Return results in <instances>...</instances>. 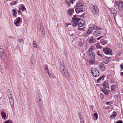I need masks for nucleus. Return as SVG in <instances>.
I'll return each instance as SVG.
<instances>
[{"mask_svg":"<svg viewBox=\"0 0 123 123\" xmlns=\"http://www.w3.org/2000/svg\"><path fill=\"white\" fill-rule=\"evenodd\" d=\"M76 6L77 7L75 9L76 12L78 13L80 12H82L83 11V9L82 8L80 7L84 6V4L81 3L79 1H78L76 3Z\"/></svg>","mask_w":123,"mask_h":123,"instance_id":"nucleus-1","label":"nucleus"},{"mask_svg":"<svg viewBox=\"0 0 123 123\" xmlns=\"http://www.w3.org/2000/svg\"><path fill=\"white\" fill-rule=\"evenodd\" d=\"M89 7L91 10L92 11L94 15H97L98 14V9L96 5L91 4L90 5Z\"/></svg>","mask_w":123,"mask_h":123,"instance_id":"nucleus-2","label":"nucleus"},{"mask_svg":"<svg viewBox=\"0 0 123 123\" xmlns=\"http://www.w3.org/2000/svg\"><path fill=\"white\" fill-rule=\"evenodd\" d=\"M76 16H78L77 15H74L72 18V23L74 27L77 26L78 23L80 21V18L76 17Z\"/></svg>","mask_w":123,"mask_h":123,"instance_id":"nucleus-3","label":"nucleus"},{"mask_svg":"<svg viewBox=\"0 0 123 123\" xmlns=\"http://www.w3.org/2000/svg\"><path fill=\"white\" fill-rule=\"evenodd\" d=\"M116 3L118 6L119 9L121 10L123 9V2L120 0H116Z\"/></svg>","mask_w":123,"mask_h":123,"instance_id":"nucleus-4","label":"nucleus"},{"mask_svg":"<svg viewBox=\"0 0 123 123\" xmlns=\"http://www.w3.org/2000/svg\"><path fill=\"white\" fill-rule=\"evenodd\" d=\"M92 74L94 77H97L99 76V73L98 70L94 68H92L91 69Z\"/></svg>","mask_w":123,"mask_h":123,"instance_id":"nucleus-5","label":"nucleus"},{"mask_svg":"<svg viewBox=\"0 0 123 123\" xmlns=\"http://www.w3.org/2000/svg\"><path fill=\"white\" fill-rule=\"evenodd\" d=\"M85 24V22L84 20L83 19L80 20L79 22L77 24L78 26V29L80 30H82L83 28H80L82 27Z\"/></svg>","mask_w":123,"mask_h":123,"instance_id":"nucleus-6","label":"nucleus"},{"mask_svg":"<svg viewBox=\"0 0 123 123\" xmlns=\"http://www.w3.org/2000/svg\"><path fill=\"white\" fill-rule=\"evenodd\" d=\"M103 51L106 54L111 55L112 53V51L109 48H103Z\"/></svg>","mask_w":123,"mask_h":123,"instance_id":"nucleus-7","label":"nucleus"},{"mask_svg":"<svg viewBox=\"0 0 123 123\" xmlns=\"http://www.w3.org/2000/svg\"><path fill=\"white\" fill-rule=\"evenodd\" d=\"M21 18L20 17H18L16 18L14 21V24L16 26H19L20 25H18V24L20 22Z\"/></svg>","mask_w":123,"mask_h":123,"instance_id":"nucleus-8","label":"nucleus"},{"mask_svg":"<svg viewBox=\"0 0 123 123\" xmlns=\"http://www.w3.org/2000/svg\"><path fill=\"white\" fill-rule=\"evenodd\" d=\"M102 32L99 31L97 30L93 32V34L95 36H100Z\"/></svg>","mask_w":123,"mask_h":123,"instance_id":"nucleus-9","label":"nucleus"},{"mask_svg":"<svg viewBox=\"0 0 123 123\" xmlns=\"http://www.w3.org/2000/svg\"><path fill=\"white\" fill-rule=\"evenodd\" d=\"M60 69L61 73L66 70V67L63 65L62 63H61L60 64Z\"/></svg>","mask_w":123,"mask_h":123,"instance_id":"nucleus-10","label":"nucleus"},{"mask_svg":"<svg viewBox=\"0 0 123 123\" xmlns=\"http://www.w3.org/2000/svg\"><path fill=\"white\" fill-rule=\"evenodd\" d=\"M110 59V57H105L103 58V61L104 63L106 64H107L109 62Z\"/></svg>","mask_w":123,"mask_h":123,"instance_id":"nucleus-11","label":"nucleus"},{"mask_svg":"<svg viewBox=\"0 0 123 123\" xmlns=\"http://www.w3.org/2000/svg\"><path fill=\"white\" fill-rule=\"evenodd\" d=\"M12 98H9V103H10V105L11 106H12L11 108L12 109L13 108L12 106L14 105V100L13 99V97H12Z\"/></svg>","mask_w":123,"mask_h":123,"instance_id":"nucleus-12","label":"nucleus"},{"mask_svg":"<svg viewBox=\"0 0 123 123\" xmlns=\"http://www.w3.org/2000/svg\"><path fill=\"white\" fill-rule=\"evenodd\" d=\"M99 66L101 70L102 71H103L105 70V66L103 63L101 62L100 63L99 65Z\"/></svg>","mask_w":123,"mask_h":123,"instance_id":"nucleus-13","label":"nucleus"},{"mask_svg":"<svg viewBox=\"0 0 123 123\" xmlns=\"http://www.w3.org/2000/svg\"><path fill=\"white\" fill-rule=\"evenodd\" d=\"M79 118L80 119L81 123H82V122H83V123H84V122L83 116L82 114L80 113H79L78 114Z\"/></svg>","mask_w":123,"mask_h":123,"instance_id":"nucleus-14","label":"nucleus"},{"mask_svg":"<svg viewBox=\"0 0 123 123\" xmlns=\"http://www.w3.org/2000/svg\"><path fill=\"white\" fill-rule=\"evenodd\" d=\"M108 89L106 88H105L101 89V90L105 95H108L109 94V92Z\"/></svg>","mask_w":123,"mask_h":123,"instance_id":"nucleus-15","label":"nucleus"},{"mask_svg":"<svg viewBox=\"0 0 123 123\" xmlns=\"http://www.w3.org/2000/svg\"><path fill=\"white\" fill-rule=\"evenodd\" d=\"M92 31V27H89L87 32L86 34V36H88L91 33Z\"/></svg>","mask_w":123,"mask_h":123,"instance_id":"nucleus-16","label":"nucleus"},{"mask_svg":"<svg viewBox=\"0 0 123 123\" xmlns=\"http://www.w3.org/2000/svg\"><path fill=\"white\" fill-rule=\"evenodd\" d=\"M105 77V75H103L99 77L97 80V83H100L103 81L104 80V79Z\"/></svg>","mask_w":123,"mask_h":123,"instance_id":"nucleus-17","label":"nucleus"},{"mask_svg":"<svg viewBox=\"0 0 123 123\" xmlns=\"http://www.w3.org/2000/svg\"><path fill=\"white\" fill-rule=\"evenodd\" d=\"M90 60L89 61V62L91 64H94L95 63V58H89Z\"/></svg>","mask_w":123,"mask_h":123,"instance_id":"nucleus-18","label":"nucleus"},{"mask_svg":"<svg viewBox=\"0 0 123 123\" xmlns=\"http://www.w3.org/2000/svg\"><path fill=\"white\" fill-rule=\"evenodd\" d=\"M96 41V40L94 39L92 37H91L90 38V40L89 41V43H95Z\"/></svg>","mask_w":123,"mask_h":123,"instance_id":"nucleus-19","label":"nucleus"},{"mask_svg":"<svg viewBox=\"0 0 123 123\" xmlns=\"http://www.w3.org/2000/svg\"><path fill=\"white\" fill-rule=\"evenodd\" d=\"M100 41L102 45H105L107 43V41L104 39H102L100 40Z\"/></svg>","mask_w":123,"mask_h":123,"instance_id":"nucleus-20","label":"nucleus"},{"mask_svg":"<svg viewBox=\"0 0 123 123\" xmlns=\"http://www.w3.org/2000/svg\"><path fill=\"white\" fill-rule=\"evenodd\" d=\"M89 58H95V56L93 52H91L90 53H88Z\"/></svg>","mask_w":123,"mask_h":123,"instance_id":"nucleus-21","label":"nucleus"},{"mask_svg":"<svg viewBox=\"0 0 123 123\" xmlns=\"http://www.w3.org/2000/svg\"><path fill=\"white\" fill-rule=\"evenodd\" d=\"M0 52L1 53H2V54H3L4 55L3 56H2V58L3 59H5V53L4 52L3 48H0Z\"/></svg>","mask_w":123,"mask_h":123,"instance_id":"nucleus-22","label":"nucleus"},{"mask_svg":"<svg viewBox=\"0 0 123 123\" xmlns=\"http://www.w3.org/2000/svg\"><path fill=\"white\" fill-rule=\"evenodd\" d=\"M74 9H69L67 11L68 14L69 15L71 16L72 14V13L74 12Z\"/></svg>","mask_w":123,"mask_h":123,"instance_id":"nucleus-23","label":"nucleus"},{"mask_svg":"<svg viewBox=\"0 0 123 123\" xmlns=\"http://www.w3.org/2000/svg\"><path fill=\"white\" fill-rule=\"evenodd\" d=\"M19 9L21 10L22 11H24L26 10V8L24 5L22 4L20 5L19 8Z\"/></svg>","mask_w":123,"mask_h":123,"instance_id":"nucleus-24","label":"nucleus"},{"mask_svg":"<svg viewBox=\"0 0 123 123\" xmlns=\"http://www.w3.org/2000/svg\"><path fill=\"white\" fill-rule=\"evenodd\" d=\"M104 88H106L108 89L109 85L107 82H104L103 84Z\"/></svg>","mask_w":123,"mask_h":123,"instance_id":"nucleus-25","label":"nucleus"},{"mask_svg":"<svg viewBox=\"0 0 123 123\" xmlns=\"http://www.w3.org/2000/svg\"><path fill=\"white\" fill-rule=\"evenodd\" d=\"M93 118L95 120H97L98 118V116L97 113V112L94 113V114H93Z\"/></svg>","mask_w":123,"mask_h":123,"instance_id":"nucleus-26","label":"nucleus"},{"mask_svg":"<svg viewBox=\"0 0 123 123\" xmlns=\"http://www.w3.org/2000/svg\"><path fill=\"white\" fill-rule=\"evenodd\" d=\"M1 114L2 118L3 119H4L5 118L6 116V114L3 111H1Z\"/></svg>","mask_w":123,"mask_h":123,"instance_id":"nucleus-27","label":"nucleus"},{"mask_svg":"<svg viewBox=\"0 0 123 123\" xmlns=\"http://www.w3.org/2000/svg\"><path fill=\"white\" fill-rule=\"evenodd\" d=\"M117 115V113L114 111L113 112L112 115L110 116V117L111 119L113 118H114Z\"/></svg>","mask_w":123,"mask_h":123,"instance_id":"nucleus-28","label":"nucleus"},{"mask_svg":"<svg viewBox=\"0 0 123 123\" xmlns=\"http://www.w3.org/2000/svg\"><path fill=\"white\" fill-rule=\"evenodd\" d=\"M94 49V48L92 46H91L89 49L88 50V53H91V52H93L92 50Z\"/></svg>","mask_w":123,"mask_h":123,"instance_id":"nucleus-29","label":"nucleus"},{"mask_svg":"<svg viewBox=\"0 0 123 123\" xmlns=\"http://www.w3.org/2000/svg\"><path fill=\"white\" fill-rule=\"evenodd\" d=\"M41 96L39 94H37L36 96V100H39V101H41Z\"/></svg>","mask_w":123,"mask_h":123,"instance_id":"nucleus-30","label":"nucleus"},{"mask_svg":"<svg viewBox=\"0 0 123 123\" xmlns=\"http://www.w3.org/2000/svg\"><path fill=\"white\" fill-rule=\"evenodd\" d=\"M44 69L46 73L49 74V71L48 70V67L47 65H45L44 66Z\"/></svg>","mask_w":123,"mask_h":123,"instance_id":"nucleus-31","label":"nucleus"},{"mask_svg":"<svg viewBox=\"0 0 123 123\" xmlns=\"http://www.w3.org/2000/svg\"><path fill=\"white\" fill-rule=\"evenodd\" d=\"M91 26L92 27V29L94 30H96L98 29L97 27L95 25L93 24H92L91 25Z\"/></svg>","mask_w":123,"mask_h":123,"instance_id":"nucleus-32","label":"nucleus"},{"mask_svg":"<svg viewBox=\"0 0 123 123\" xmlns=\"http://www.w3.org/2000/svg\"><path fill=\"white\" fill-rule=\"evenodd\" d=\"M12 12H13V13H12L13 15L15 16V17H16L17 16L16 15L15 13H17V12H16L15 9H13L12 10Z\"/></svg>","mask_w":123,"mask_h":123,"instance_id":"nucleus-33","label":"nucleus"},{"mask_svg":"<svg viewBox=\"0 0 123 123\" xmlns=\"http://www.w3.org/2000/svg\"><path fill=\"white\" fill-rule=\"evenodd\" d=\"M32 44L33 47L35 48H36L37 47V46L36 41H34L33 42Z\"/></svg>","mask_w":123,"mask_h":123,"instance_id":"nucleus-34","label":"nucleus"},{"mask_svg":"<svg viewBox=\"0 0 123 123\" xmlns=\"http://www.w3.org/2000/svg\"><path fill=\"white\" fill-rule=\"evenodd\" d=\"M65 2L67 6L68 7L70 6V2L69 1L67 0H66L65 1Z\"/></svg>","mask_w":123,"mask_h":123,"instance_id":"nucleus-35","label":"nucleus"},{"mask_svg":"<svg viewBox=\"0 0 123 123\" xmlns=\"http://www.w3.org/2000/svg\"><path fill=\"white\" fill-rule=\"evenodd\" d=\"M31 63L32 64H33L35 62V60H34V58L33 56H32L31 59Z\"/></svg>","mask_w":123,"mask_h":123,"instance_id":"nucleus-36","label":"nucleus"},{"mask_svg":"<svg viewBox=\"0 0 123 123\" xmlns=\"http://www.w3.org/2000/svg\"><path fill=\"white\" fill-rule=\"evenodd\" d=\"M66 78H68L69 77V74L68 73V71L67 72H66V73L63 75Z\"/></svg>","mask_w":123,"mask_h":123,"instance_id":"nucleus-37","label":"nucleus"},{"mask_svg":"<svg viewBox=\"0 0 123 123\" xmlns=\"http://www.w3.org/2000/svg\"><path fill=\"white\" fill-rule=\"evenodd\" d=\"M116 86L115 85H112L111 86V90L112 91L114 90Z\"/></svg>","mask_w":123,"mask_h":123,"instance_id":"nucleus-38","label":"nucleus"},{"mask_svg":"<svg viewBox=\"0 0 123 123\" xmlns=\"http://www.w3.org/2000/svg\"><path fill=\"white\" fill-rule=\"evenodd\" d=\"M17 2L16 1H13L11 2L10 3V5L11 6H12L14 5H15L16 4Z\"/></svg>","mask_w":123,"mask_h":123,"instance_id":"nucleus-39","label":"nucleus"},{"mask_svg":"<svg viewBox=\"0 0 123 123\" xmlns=\"http://www.w3.org/2000/svg\"><path fill=\"white\" fill-rule=\"evenodd\" d=\"M7 95L8 96V98H12V95L11 94V92H10L9 93H7Z\"/></svg>","mask_w":123,"mask_h":123,"instance_id":"nucleus-40","label":"nucleus"},{"mask_svg":"<svg viewBox=\"0 0 123 123\" xmlns=\"http://www.w3.org/2000/svg\"><path fill=\"white\" fill-rule=\"evenodd\" d=\"M42 31V37H44L45 35V31Z\"/></svg>","mask_w":123,"mask_h":123,"instance_id":"nucleus-41","label":"nucleus"},{"mask_svg":"<svg viewBox=\"0 0 123 123\" xmlns=\"http://www.w3.org/2000/svg\"><path fill=\"white\" fill-rule=\"evenodd\" d=\"M40 29L41 31H44V30L43 27L42 26H40Z\"/></svg>","mask_w":123,"mask_h":123,"instance_id":"nucleus-42","label":"nucleus"},{"mask_svg":"<svg viewBox=\"0 0 123 123\" xmlns=\"http://www.w3.org/2000/svg\"><path fill=\"white\" fill-rule=\"evenodd\" d=\"M96 47L98 49H100L101 48V46H100L98 44L96 45Z\"/></svg>","mask_w":123,"mask_h":123,"instance_id":"nucleus-43","label":"nucleus"},{"mask_svg":"<svg viewBox=\"0 0 123 123\" xmlns=\"http://www.w3.org/2000/svg\"><path fill=\"white\" fill-rule=\"evenodd\" d=\"M68 71V70H66L62 72L61 73L64 75L66 73V72H67Z\"/></svg>","mask_w":123,"mask_h":123,"instance_id":"nucleus-44","label":"nucleus"},{"mask_svg":"<svg viewBox=\"0 0 123 123\" xmlns=\"http://www.w3.org/2000/svg\"><path fill=\"white\" fill-rule=\"evenodd\" d=\"M100 98H101L103 99L104 98V96L103 94L102 93H100Z\"/></svg>","mask_w":123,"mask_h":123,"instance_id":"nucleus-45","label":"nucleus"},{"mask_svg":"<svg viewBox=\"0 0 123 123\" xmlns=\"http://www.w3.org/2000/svg\"><path fill=\"white\" fill-rule=\"evenodd\" d=\"M120 68L122 69H123V64L121 63L120 65Z\"/></svg>","mask_w":123,"mask_h":123,"instance_id":"nucleus-46","label":"nucleus"},{"mask_svg":"<svg viewBox=\"0 0 123 123\" xmlns=\"http://www.w3.org/2000/svg\"><path fill=\"white\" fill-rule=\"evenodd\" d=\"M97 55H99L100 56H102V57H103V56H102V55H101V54H100V52H99V51H98V52H97Z\"/></svg>","mask_w":123,"mask_h":123,"instance_id":"nucleus-47","label":"nucleus"},{"mask_svg":"<svg viewBox=\"0 0 123 123\" xmlns=\"http://www.w3.org/2000/svg\"><path fill=\"white\" fill-rule=\"evenodd\" d=\"M39 103V105L40 107L42 108V103L40 102Z\"/></svg>","mask_w":123,"mask_h":123,"instance_id":"nucleus-48","label":"nucleus"},{"mask_svg":"<svg viewBox=\"0 0 123 123\" xmlns=\"http://www.w3.org/2000/svg\"><path fill=\"white\" fill-rule=\"evenodd\" d=\"M105 104L106 105H110L111 104V103L110 102H106Z\"/></svg>","mask_w":123,"mask_h":123,"instance_id":"nucleus-49","label":"nucleus"},{"mask_svg":"<svg viewBox=\"0 0 123 123\" xmlns=\"http://www.w3.org/2000/svg\"><path fill=\"white\" fill-rule=\"evenodd\" d=\"M70 3H71L72 4H73V2L74 1H75V0H69Z\"/></svg>","mask_w":123,"mask_h":123,"instance_id":"nucleus-50","label":"nucleus"},{"mask_svg":"<svg viewBox=\"0 0 123 123\" xmlns=\"http://www.w3.org/2000/svg\"><path fill=\"white\" fill-rule=\"evenodd\" d=\"M116 123H123V122L121 120L118 121Z\"/></svg>","mask_w":123,"mask_h":123,"instance_id":"nucleus-51","label":"nucleus"},{"mask_svg":"<svg viewBox=\"0 0 123 123\" xmlns=\"http://www.w3.org/2000/svg\"><path fill=\"white\" fill-rule=\"evenodd\" d=\"M103 37V36H100V37H99L98 38H97V40H99L100 39L102 38Z\"/></svg>","mask_w":123,"mask_h":123,"instance_id":"nucleus-52","label":"nucleus"},{"mask_svg":"<svg viewBox=\"0 0 123 123\" xmlns=\"http://www.w3.org/2000/svg\"><path fill=\"white\" fill-rule=\"evenodd\" d=\"M84 13L82 14L81 15H80V16L82 17V18H83L84 17Z\"/></svg>","mask_w":123,"mask_h":123,"instance_id":"nucleus-53","label":"nucleus"},{"mask_svg":"<svg viewBox=\"0 0 123 123\" xmlns=\"http://www.w3.org/2000/svg\"><path fill=\"white\" fill-rule=\"evenodd\" d=\"M20 10H19L18 11V14H21V11H20Z\"/></svg>","mask_w":123,"mask_h":123,"instance_id":"nucleus-54","label":"nucleus"},{"mask_svg":"<svg viewBox=\"0 0 123 123\" xmlns=\"http://www.w3.org/2000/svg\"><path fill=\"white\" fill-rule=\"evenodd\" d=\"M23 40L22 39H18V41L19 42H20L23 41Z\"/></svg>","mask_w":123,"mask_h":123,"instance_id":"nucleus-55","label":"nucleus"},{"mask_svg":"<svg viewBox=\"0 0 123 123\" xmlns=\"http://www.w3.org/2000/svg\"><path fill=\"white\" fill-rule=\"evenodd\" d=\"M3 46L1 43H0V48H3Z\"/></svg>","mask_w":123,"mask_h":123,"instance_id":"nucleus-56","label":"nucleus"},{"mask_svg":"<svg viewBox=\"0 0 123 123\" xmlns=\"http://www.w3.org/2000/svg\"><path fill=\"white\" fill-rule=\"evenodd\" d=\"M10 92H11L10 90L9 89H8L7 90V93H9Z\"/></svg>","mask_w":123,"mask_h":123,"instance_id":"nucleus-57","label":"nucleus"},{"mask_svg":"<svg viewBox=\"0 0 123 123\" xmlns=\"http://www.w3.org/2000/svg\"><path fill=\"white\" fill-rule=\"evenodd\" d=\"M122 53H118L117 54V55H118L119 56Z\"/></svg>","mask_w":123,"mask_h":123,"instance_id":"nucleus-58","label":"nucleus"},{"mask_svg":"<svg viewBox=\"0 0 123 123\" xmlns=\"http://www.w3.org/2000/svg\"><path fill=\"white\" fill-rule=\"evenodd\" d=\"M37 102V103H39L40 102V101H39V100H36Z\"/></svg>","mask_w":123,"mask_h":123,"instance_id":"nucleus-59","label":"nucleus"},{"mask_svg":"<svg viewBox=\"0 0 123 123\" xmlns=\"http://www.w3.org/2000/svg\"><path fill=\"white\" fill-rule=\"evenodd\" d=\"M48 74L49 76V77H51V74H49H49Z\"/></svg>","mask_w":123,"mask_h":123,"instance_id":"nucleus-60","label":"nucleus"},{"mask_svg":"<svg viewBox=\"0 0 123 123\" xmlns=\"http://www.w3.org/2000/svg\"><path fill=\"white\" fill-rule=\"evenodd\" d=\"M120 74H121V75H123V72H121L120 73Z\"/></svg>","mask_w":123,"mask_h":123,"instance_id":"nucleus-61","label":"nucleus"},{"mask_svg":"<svg viewBox=\"0 0 123 123\" xmlns=\"http://www.w3.org/2000/svg\"><path fill=\"white\" fill-rule=\"evenodd\" d=\"M4 56V55L3 54H2V53H1V57H2V56Z\"/></svg>","mask_w":123,"mask_h":123,"instance_id":"nucleus-62","label":"nucleus"},{"mask_svg":"<svg viewBox=\"0 0 123 123\" xmlns=\"http://www.w3.org/2000/svg\"><path fill=\"white\" fill-rule=\"evenodd\" d=\"M116 15V14L115 13H113V16H115V15Z\"/></svg>","mask_w":123,"mask_h":123,"instance_id":"nucleus-63","label":"nucleus"},{"mask_svg":"<svg viewBox=\"0 0 123 123\" xmlns=\"http://www.w3.org/2000/svg\"><path fill=\"white\" fill-rule=\"evenodd\" d=\"M97 29L101 30V28H99L98 27V29Z\"/></svg>","mask_w":123,"mask_h":123,"instance_id":"nucleus-64","label":"nucleus"}]
</instances>
